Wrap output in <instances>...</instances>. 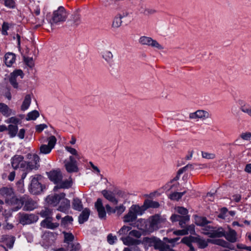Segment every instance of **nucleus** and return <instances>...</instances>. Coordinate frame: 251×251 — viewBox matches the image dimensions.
<instances>
[{
  "mask_svg": "<svg viewBox=\"0 0 251 251\" xmlns=\"http://www.w3.org/2000/svg\"><path fill=\"white\" fill-rule=\"evenodd\" d=\"M166 221V218L156 214L150 218L148 225L146 224V220L142 219H139L138 222L145 224V226L139 227V225H137V226L139 229L150 233L159 229Z\"/></svg>",
  "mask_w": 251,
  "mask_h": 251,
  "instance_id": "obj_1",
  "label": "nucleus"
},
{
  "mask_svg": "<svg viewBox=\"0 0 251 251\" xmlns=\"http://www.w3.org/2000/svg\"><path fill=\"white\" fill-rule=\"evenodd\" d=\"M69 13L63 6H59L56 10H54L49 22L51 29L53 27L65 22L68 18Z\"/></svg>",
  "mask_w": 251,
  "mask_h": 251,
  "instance_id": "obj_2",
  "label": "nucleus"
},
{
  "mask_svg": "<svg viewBox=\"0 0 251 251\" xmlns=\"http://www.w3.org/2000/svg\"><path fill=\"white\" fill-rule=\"evenodd\" d=\"M40 214L42 217L46 218L41 223L42 226L51 229H54L58 227L59 225L58 223H52L51 221L52 212L50 209L45 208L40 212Z\"/></svg>",
  "mask_w": 251,
  "mask_h": 251,
  "instance_id": "obj_3",
  "label": "nucleus"
},
{
  "mask_svg": "<svg viewBox=\"0 0 251 251\" xmlns=\"http://www.w3.org/2000/svg\"><path fill=\"white\" fill-rule=\"evenodd\" d=\"M144 213V208L138 205H132L129 209L128 213L123 217L125 223H130L135 221L137 215H141Z\"/></svg>",
  "mask_w": 251,
  "mask_h": 251,
  "instance_id": "obj_4",
  "label": "nucleus"
},
{
  "mask_svg": "<svg viewBox=\"0 0 251 251\" xmlns=\"http://www.w3.org/2000/svg\"><path fill=\"white\" fill-rule=\"evenodd\" d=\"M30 159H31L30 161H25V171H24L22 175V179H24L26 176L27 174L29 171L32 170H36L39 167V161L40 158L37 154H33L30 155Z\"/></svg>",
  "mask_w": 251,
  "mask_h": 251,
  "instance_id": "obj_5",
  "label": "nucleus"
},
{
  "mask_svg": "<svg viewBox=\"0 0 251 251\" xmlns=\"http://www.w3.org/2000/svg\"><path fill=\"white\" fill-rule=\"evenodd\" d=\"M138 41L139 44L142 45L150 46L158 50H162L164 49L162 45L150 37L141 36L139 38Z\"/></svg>",
  "mask_w": 251,
  "mask_h": 251,
  "instance_id": "obj_6",
  "label": "nucleus"
},
{
  "mask_svg": "<svg viewBox=\"0 0 251 251\" xmlns=\"http://www.w3.org/2000/svg\"><path fill=\"white\" fill-rule=\"evenodd\" d=\"M18 216L19 223L23 225L34 223L38 220V217L33 214L19 213Z\"/></svg>",
  "mask_w": 251,
  "mask_h": 251,
  "instance_id": "obj_7",
  "label": "nucleus"
},
{
  "mask_svg": "<svg viewBox=\"0 0 251 251\" xmlns=\"http://www.w3.org/2000/svg\"><path fill=\"white\" fill-rule=\"evenodd\" d=\"M40 176L35 175L31 177V183L29 187L30 192L34 195L40 193L42 191V187L39 182Z\"/></svg>",
  "mask_w": 251,
  "mask_h": 251,
  "instance_id": "obj_8",
  "label": "nucleus"
},
{
  "mask_svg": "<svg viewBox=\"0 0 251 251\" xmlns=\"http://www.w3.org/2000/svg\"><path fill=\"white\" fill-rule=\"evenodd\" d=\"M25 130L24 128H21L18 132V127L17 125H8V134L10 138H14L17 136L20 139H23L25 137Z\"/></svg>",
  "mask_w": 251,
  "mask_h": 251,
  "instance_id": "obj_9",
  "label": "nucleus"
},
{
  "mask_svg": "<svg viewBox=\"0 0 251 251\" xmlns=\"http://www.w3.org/2000/svg\"><path fill=\"white\" fill-rule=\"evenodd\" d=\"M56 138L51 135L48 138V145H42L40 148V153L42 154H48L51 152L56 143Z\"/></svg>",
  "mask_w": 251,
  "mask_h": 251,
  "instance_id": "obj_10",
  "label": "nucleus"
},
{
  "mask_svg": "<svg viewBox=\"0 0 251 251\" xmlns=\"http://www.w3.org/2000/svg\"><path fill=\"white\" fill-rule=\"evenodd\" d=\"M25 161L24 160V157L22 155H16L11 159V164L15 169L21 168L22 171H25V165L26 164Z\"/></svg>",
  "mask_w": 251,
  "mask_h": 251,
  "instance_id": "obj_11",
  "label": "nucleus"
},
{
  "mask_svg": "<svg viewBox=\"0 0 251 251\" xmlns=\"http://www.w3.org/2000/svg\"><path fill=\"white\" fill-rule=\"evenodd\" d=\"M64 163L65 168L68 172H76L78 171L76 161L73 156H70L69 160H65L64 161Z\"/></svg>",
  "mask_w": 251,
  "mask_h": 251,
  "instance_id": "obj_12",
  "label": "nucleus"
},
{
  "mask_svg": "<svg viewBox=\"0 0 251 251\" xmlns=\"http://www.w3.org/2000/svg\"><path fill=\"white\" fill-rule=\"evenodd\" d=\"M65 196V194L63 193L60 194L49 195L46 198V201L49 205L54 206L57 205L61 201L62 198H63Z\"/></svg>",
  "mask_w": 251,
  "mask_h": 251,
  "instance_id": "obj_13",
  "label": "nucleus"
},
{
  "mask_svg": "<svg viewBox=\"0 0 251 251\" xmlns=\"http://www.w3.org/2000/svg\"><path fill=\"white\" fill-rule=\"evenodd\" d=\"M24 208L25 211H31L37 207L36 202L27 195L23 196Z\"/></svg>",
  "mask_w": 251,
  "mask_h": 251,
  "instance_id": "obj_14",
  "label": "nucleus"
},
{
  "mask_svg": "<svg viewBox=\"0 0 251 251\" xmlns=\"http://www.w3.org/2000/svg\"><path fill=\"white\" fill-rule=\"evenodd\" d=\"M95 206L98 213L99 217L101 219H105L106 216V213L105 207L103 206L102 200L100 199H98L95 202Z\"/></svg>",
  "mask_w": 251,
  "mask_h": 251,
  "instance_id": "obj_15",
  "label": "nucleus"
},
{
  "mask_svg": "<svg viewBox=\"0 0 251 251\" xmlns=\"http://www.w3.org/2000/svg\"><path fill=\"white\" fill-rule=\"evenodd\" d=\"M50 179L54 183L58 184L62 180L63 176L60 171L53 170L48 173Z\"/></svg>",
  "mask_w": 251,
  "mask_h": 251,
  "instance_id": "obj_16",
  "label": "nucleus"
},
{
  "mask_svg": "<svg viewBox=\"0 0 251 251\" xmlns=\"http://www.w3.org/2000/svg\"><path fill=\"white\" fill-rule=\"evenodd\" d=\"M10 201L13 206L12 209L14 211L19 210L24 205L23 196L20 198L14 197Z\"/></svg>",
  "mask_w": 251,
  "mask_h": 251,
  "instance_id": "obj_17",
  "label": "nucleus"
},
{
  "mask_svg": "<svg viewBox=\"0 0 251 251\" xmlns=\"http://www.w3.org/2000/svg\"><path fill=\"white\" fill-rule=\"evenodd\" d=\"M0 195L5 198V201L8 202L14 197V192L11 188L3 187L0 189Z\"/></svg>",
  "mask_w": 251,
  "mask_h": 251,
  "instance_id": "obj_18",
  "label": "nucleus"
},
{
  "mask_svg": "<svg viewBox=\"0 0 251 251\" xmlns=\"http://www.w3.org/2000/svg\"><path fill=\"white\" fill-rule=\"evenodd\" d=\"M15 241V238L14 236L7 234L3 235L0 239V242L9 249L13 248Z\"/></svg>",
  "mask_w": 251,
  "mask_h": 251,
  "instance_id": "obj_19",
  "label": "nucleus"
},
{
  "mask_svg": "<svg viewBox=\"0 0 251 251\" xmlns=\"http://www.w3.org/2000/svg\"><path fill=\"white\" fill-rule=\"evenodd\" d=\"M225 238L230 243H235L237 241V235L236 232L231 228L226 232L224 236Z\"/></svg>",
  "mask_w": 251,
  "mask_h": 251,
  "instance_id": "obj_20",
  "label": "nucleus"
},
{
  "mask_svg": "<svg viewBox=\"0 0 251 251\" xmlns=\"http://www.w3.org/2000/svg\"><path fill=\"white\" fill-rule=\"evenodd\" d=\"M121 240L123 241L124 245L128 246L138 245L140 243V241L138 240L132 238L129 235L125 237H122Z\"/></svg>",
  "mask_w": 251,
  "mask_h": 251,
  "instance_id": "obj_21",
  "label": "nucleus"
},
{
  "mask_svg": "<svg viewBox=\"0 0 251 251\" xmlns=\"http://www.w3.org/2000/svg\"><path fill=\"white\" fill-rule=\"evenodd\" d=\"M211 241L212 243L215 245H218L223 248H227L231 250H233L234 249L233 246H232L230 243L223 239H216L212 240Z\"/></svg>",
  "mask_w": 251,
  "mask_h": 251,
  "instance_id": "obj_22",
  "label": "nucleus"
},
{
  "mask_svg": "<svg viewBox=\"0 0 251 251\" xmlns=\"http://www.w3.org/2000/svg\"><path fill=\"white\" fill-rule=\"evenodd\" d=\"M16 56L12 52H7L4 55V61L7 67H11L15 62Z\"/></svg>",
  "mask_w": 251,
  "mask_h": 251,
  "instance_id": "obj_23",
  "label": "nucleus"
},
{
  "mask_svg": "<svg viewBox=\"0 0 251 251\" xmlns=\"http://www.w3.org/2000/svg\"><path fill=\"white\" fill-rule=\"evenodd\" d=\"M101 193L106 199L112 202L113 204H117L118 203V200L111 192L104 190L102 191Z\"/></svg>",
  "mask_w": 251,
  "mask_h": 251,
  "instance_id": "obj_24",
  "label": "nucleus"
},
{
  "mask_svg": "<svg viewBox=\"0 0 251 251\" xmlns=\"http://www.w3.org/2000/svg\"><path fill=\"white\" fill-rule=\"evenodd\" d=\"M204 234L209 235L211 237H224L226 232L223 228H218L217 230H214L212 232L203 231Z\"/></svg>",
  "mask_w": 251,
  "mask_h": 251,
  "instance_id": "obj_25",
  "label": "nucleus"
},
{
  "mask_svg": "<svg viewBox=\"0 0 251 251\" xmlns=\"http://www.w3.org/2000/svg\"><path fill=\"white\" fill-rule=\"evenodd\" d=\"M0 112L6 117L15 114L12 109H10L7 105L2 103H0Z\"/></svg>",
  "mask_w": 251,
  "mask_h": 251,
  "instance_id": "obj_26",
  "label": "nucleus"
},
{
  "mask_svg": "<svg viewBox=\"0 0 251 251\" xmlns=\"http://www.w3.org/2000/svg\"><path fill=\"white\" fill-rule=\"evenodd\" d=\"M100 54L102 58L107 63H110L112 62L113 55L112 52L107 49L102 50Z\"/></svg>",
  "mask_w": 251,
  "mask_h": 251,
  "instance_id": "obj_27",
  "label": "nucleus"
},
{
  "mask_svg": "<svg viewBox=\"0 0 251 251\" xmlns=\"http://www.w3.org/2000/svg\"><path fill=\"white\" fill-rule=\"evenodd\" d=\"M61 201V204L59 206L58 210L63 212H66L70 207V201L65 197L62 198Z\"/></svg>",
  "mask_w": 251,
  "mask_h": 251,
  "instance_id": "obj_28",
  "label": "nucleus"
},
{
  "mask_svg": "<svg viewBox=\"0 0 251 251\" xmlns=\"http://www.w3.org/2000/svg\"><path fill=\"white\" fill-rule=\"evenodd\" d=\"M159 206L158 202L150 200H145L143 206H140L144 208V212L148 208H157Z\"/></svg>",
  "mask_w": 251,
  "mask_h": 251,
  "instance_id": "obj_29",
  "label": "nucleus"
},
{
  "mask_svg": "<svg viewBox=\"0 0 251 251\" xmlns=\"http://www.w3.org/2000/svg\"><path fill=\"white\" fill-rule=\"evenodd\" d=\"M73 182L71 178L64 181L61 180L54 189L57 188L68 189L71 187Z\"/></svg>",
  "mask_w": 251,
  "mask_h": 251,
  "instance_id": "obj_30",
  "label": "nucleus"
},
{
  "mask_svg": "<svg viewBox=\"0 0 251 251\" xmlns=\"http://www.w3.org/2000/svg\"><path fill=\"white\" fill-rule=\"evenodd\" d=\"M90 215V210L88 208H85L78 217V221L80 224H83L87 221Z\"/></svg>",
  "mask_w": 251,
  "mask_h": 251,
  "instance_id": "obj_31",
  "label": "nucleus"
},
{
  "mask_svg": "<svg viewBox=\"0 0 251 251\" xmlns=\"http://www.w3.org/2000/svg\"><path fill=\"white\" fill-rule=\"evenodd\" d=\"M194 238L195 237L191 236L185 237L181 240V242L187 245L190 248V251H195L194 248L192 246V243L194 242Z\"/></svg>",
  "mask_w": 251,
  "mask_h": 251,
  "instance_id": "obj_32",
  "label": "nucleus"
},
{
  "mask_svg": "<svg viewBox=\"0 0 251 251\" xmlns=\"http://www.w3.org/2000/svg\"><path fill=\"white\" fill-rule=\"evenodd\" d=\"M31 100V95L29 94L26 95L21 105V109L22 111H25L28 109L30 105Z\"/></svg>",
  "mask_w": 251,
  "mask_h": 251,
  "instance_id": "obj_33",
  "label": "nucleus"
},
{
  "mask_svg": "<svg viewBox=\"0 0 251 251\" xmlns=\"http://www.w3.org/2000/svg\"><path fill=\"white\" fill-rule=\"evenodd\" d=\"M194 242L198 244L199 247L201 249L206 248L208 245V240L200 238L199 236L195 237L194 238Z\"/></svg>",
  "mask_w": 251,
  "mask_h": 251,
  "instance_id": "obj_34",
  "label": "nucleus"
},
{
  "mask_svg": "<svg viewBox=\"0 0 251 251\" xmlns=\"http://www.w3.org/2000/svg\"><path fill=\"white\" fill-rule=\"evenodd\" d=\"M240 110L244 114H247L251 118V106L248 104L245 103L240 107Z\"/></svg>",
  "mask_w": 251,
  "mask_h": 251,
  "instance_id": "obj_35",
  "label": "nucleus"
},
{
  "mask_svg": "<svg viewBox=\"0 0 251 251\" xmlns=\"http://www.w3.org/2000/svg\"><path fill=\"white\" fill-rule=\"evenodd\" d=\"M73 208L79 211L83 208V205L81 201L78 198H74L73 202Z\"/></svg>",
  "mask_w": 251,
  "mask_h": 251,
  "instance_id": "obj_36",
  "label": "nucleus"
},
{
  "mask_svg": "<svg viewBox=\"0 0 251 251\" xmlns=\"http://www.w3.org/2000/svg\"><path fill=\"white\" fill-rule=\"evenodd\" d=\"M197 112L198 113V117L201 120L203 121L210 117V114L206 111L203 110H197Z\"/></svg>",
  "mask_w": 251,
  "mask_h": 251,
  "instance_id": "obj_37",
  "label": "nucleus"
},
{
  "mask_svg": "<svg viewBox=\"0 0 251 251\" xmlns=\"http://www.w3.org/2000/svg\"><path fill=\"white\" fill-rule=\"evenodd\" d=\"M131 229V226L124 225L120 228V229L118 232V233L119 234V235L122 236V237H125L126 235L129 233Z\"/></svg>",
  "mask_w": 251,
  "mask_h": 251,
  "instance_id": "obj_38",
  "label": "nucleus"
},
{
  "mask_svg": "<svg viewBox=\"0 0 251 251\" xmlns=\"http://www.w3.org/2000/svg\"><path fill=\"white\" fill-rule=\"evenodd\" d=\"M186 191L183 192H174L171 194L169 197L173 201H178L181 198L183 195L186 193Z\"/></svg>",
  "mask_w": 251,
  "mask_h": 251,
  "instance_id": "obj_39",
  "label": "nucleus"
},
{
  "mask_svg": "<svg viewBox=\"0 0 251 251\" xmlns=\"http://www.w3.org/2000/svg\"><path fill=\"white\" fill-rule=\"evenodd\" d=\"M39 116V113L37 110H33L28 113L26 120L27 121L35 120Z\"/></svg>",
  "mask_w": 251,
  "mask_h": 251,
  "instance_id": "obj_40",
  "label": "nucleus"
},
{
  "mask_svg": "<svg viewBox=\"0 0 251 251\" xmlns=\"http://www.w3.org/2000/svg\"><path fill=\"white\" fill-rule=\"evenodd\" d=\"M151 240L152 243L153 244V246L154 248L160 251L164 242L156 238H152L151 239Z\"/></svg>",
  "mask_w": 251,
  "mask_h": 251,
  "instance_id": "obj_41",
  "label": "nucleus"
},
{
  "mask_svg": "<svg viewBox=\"0 0 251 251\" xmlns=\"http://www.w3.org/2000/svg\"><path fill=\"white\" fill-rule=\"evenodd\" d=\"M71 22L75 25H77L80 23V17L76 13H74L72 16Z\"/></svg>",
  "mask_w": 251,
  "mask_h": 251,
  "instance_id": "obj_42",
  "label": "nucleus"
},
{
  "mask_svg": "<svg viewBox=\"0 0 251 251\" xmlns=\"http://www.w3.org/2000/svg\"><path fill=\"white\" fill-rule=\"evenodd\" d=\"M7 124H11L12 125H17L21 123V120L16 117H12L5 121Z\"/></svg>",
  "mask_w": 251,
  "mask_h": 251,
  "instance_id": "obj_43",
  "label": "nucleus"
},
{
  "mask_svg": "<svg viewBox=\"0 0 251 251\" xmlns=\"http://www.w3.org/2000/svg\"><path fill=\"white\" fill-rule=\"evenodd\" d=\"M64 235V242L68 244H70V242L73 241L74 239V235L71 233H68L66 232H63Z\"/></svg>",
  "mask_w": 251,
  "mask_h": 251,
  "instance_id": "obj_44",
  "label": "nucleus"
},
{
  "mask_svg": "<svg viewBox=\"0 0 251 251\" xmlns=\"http://www.w3.org/2000/svg\"><path fill=\"white\" fill-rule=\"evenodd\" d=\"M69 251H78L80 249V245L78 243L69 244L67 246Z\"/></svg>",
  "mask_w": 251,
  "mask_h": 251,
  "instance_id": "obj_45",
  "label": "nucleus"
},
{
  "mask_svg": "<svg viewBox=\"0 0 251 251\" xmlns=\"http://www.w3.org/2000/svg\"><path fill=\"white\" fill-rule=\"evenodd\" d=\"M122 23V17L117 16L116 17L113 22L112 26L114 28H118L120 27Z\"/></svg>",
  "mask_w": 251,
  "mask_h": 251,
  "instance_id": "obj_46",
  "label": "nucleus"
},
{
  "mask_svg": "<svg viewBox=\"0 0 251 251\" xmlns=\"http://www.w3.org/2000/svg\"><path fill=\"white\" fill-rule=\"evenodd\" d=\"M73 221V219L71 216H66L61 220V226H66L69 224H71Z\"/></svg>",
  "mask_w": 251,
  "mask_h": 251,
  "instance_id": "obj_47",
  "label": "nucleus"
},
{
  "mask_svg": "<svg viewBox=\"0 0 251 251\" xmlns=\"http://www.w3.org/2000/svg\"><path fill=\"white\" fill-rule=\"evenodd\" d=\"M189 216H181V219L179 220V225L181 227L185 226V224L186 222L189 221Z\"/></svg>",
  "mask_w": 251,
  "mask_h": 251,
  "instance_id": "obj_48",
  "label": "nucleus"
},
{
  "mask_svg": "<svg viewBox=\"0 0 251 251\" xmlns=\"http://www.w3.org/2000/svg\"><path fill=\"white\" fill-rule=\"evenodd\" d=\"M115 208V213H116L117 216L121 215L126 210V207L123 204L116 206Z\"/></svg>",
  "mask_w": 251,
  "mask_h": 251,
  "instance_id": "obj_49",
  "label": "nucleus"
},
{
  "mask_svg": "<svg viewBox=\"0 0 251 251\" xmlns=\"http://www.w3.org/2000/svg\"><path fill=\"white\" fill-rule=\"evenodd\" d=\"M65 149L72 154L75 155L77 159H79L80 158L79 155L78 154L77 151L75 149L70 147L66 146L65 147Z\"/></svg>",
  "mask_w": 251,
  "mask_h": 251,
  "instance_id": "obj_50",
  "label": "nucleus"
},
{
  "mask_svg": "<svg viewBox=\"0 0 251 251\" xmlns=\"http://www.w3.org/2000/svg\"><path fill=\"white\" fill-rule=\"evenodd\" d=\"M176 211L179 214L182 215V216L188 215V210L186 208L183 207H177L176 208Z\"/></svg>",
  "mask_w": 251,
  "mask_h": 251,
  "instance_id": "obj_51",
  "label": "nucleus"
},
{
  "mask_svg": "<svg viewBox=\"0 0 251 251\" xmlns=\"http://www.w3.org/2000/svg\"><path fill=\"white\" fill-rule=\"evenodd\" d=\"M201 155L203 158L208 159H212L215 158V154L212 153H208L207 152H202Z\"/></svg>",
  "mask_w": 251,
  "mask_h": 251,
  "instance_id": "obj_52",
  "label": "nucleus"
},
{
  "mask_svg": "<svg viewBox=\"0 0 251 251\" xmlns=\"http://www.w3.org/2000/svg\"><path fill=\"white\" fill-rule=\"evenodd\" d=\"M24 61L25 63L30 68H32L34 66V62L32 57H25Z\"/></svg>",
  "mask_w": 251,
  "mask_h": 251,
  "instance_id": "obj_53",
  "label": "nucleus"
},
{
  "mask_svg": "<svg viewBox=\"0 0 251 251\" xmlns=\"http://www.w3.org/2000/svg\"><path fill=\"white\" fill-rule=\"evenodd\" d=\"M128 234L131 237L133 236L137 238H139L141 236V232L137 230H130Z\"/></svg>",
  "mask_w": 251,
  "mask_h": 251,
  "instance_id": "obj_54",
  "label": "nucleus"
},
{
  "mask_svg": "<svg viewBox=\"0 0 251 251\" xmlns=\"http://www.w3.org/2000/svg\"><path fill=\"white\" fill-rule=\"evenodd\" d=\"M196 223L198 225L204 226L207 224V221L204 218L199 217L196 219Z\"/></svg>",
  "mask_w": 251,
  "mask_h": 251,
  "instance_id": "obj_55",
  "label": "nucleus"
},
{
  "mask_svg": "<svg viewBox=\"0 0 251 251\" xmlns=\"http://www.w3.org/2000/svg\"><path fill=\"white\" fill-rule=\"evenodd\" d=\"M4 5L10 8H13L15 7V2L14 0H5Z\"/></svg>",
  "mask_w": 251,
  "mask_h": 251,
  "instance_id": "obj_56",
  "label": "nucleus"
},
{
  "mask_svg": "<svg viewBox=\"0 0 251 251\" xmlns=\"http://www.w3.org/2000/svg\"><path fill=\"white\" fill-rule=\"evenodd\" d=\"M240 137L245 140H249L251 139V132H243L240 134Z\"/></svg>",
  "mask_w": 251,
  "mask_h": 251,
  "instance_id": "obj_57",
  "label": "nucleus"
},
{
  "mask_svg": "<svg viewBox=\"0 0 251 251\" xmlns=\"http://www.w3.org/2000/svg\"><path fill=\"white\" fill-rule=\"evenodd\" d=\"M10 82L11 84L15 88H17L18 87V84L17 82L16 77L14 76H13L11 75V76L9 79Z\"/></svg>",
  "mask_w": 251,
  "mask_h": 251,
  "instance_id": "obj_58",
  "label": "nucleus"
},
{
  "mask_svg": "<svg viewBox=\"0 0 251 251\" xmlns=\"http://www.w3.org/2000/svg\"><path fill=\"white\" fill-rule=\"evenodd\" d=\"M117 239L116 236H113L111 234H109L107 236V241L110 245H113L115 241Z\"/></svg>",
  "mask_w": 251,
  "mask_h": 251,
  "instance_id": "obj_59",
  "label": "nucleus"
},
{
  "mask_svg": "<svg viewBox=\"0 0 251 251\" xmlns=\"http://www.w3.org/2000/svg\"><path fill=\"white\" fill-rule=\"evenodd\" d=\"M47 127L48 126L46 124H40L35 126V129L36 132L40 133L45 128H47Z\"/></svg>",
  "mask_w": 251,
  "mask_h": 251,
  "instance_id": "obj_60",
  "label": "nucleus"
},
{
  "mask_svg": "<svg viewBox=\"0 0 251 251\" xmlns=\"http://www.w3.org/2000/svg\"><path fill=\"white\" fill-rule=\"evenodd\" d=\"M11 75L13 76H14L15 77H17L18 76L21 77V78H22L24 77V73L23 71L21 70H18L14 72H13Z\"/></svg>",
  "mask_w": 251,
  "mask_h": 251,
  "instance_id": "obj_61",
  "label": "nucleus"
},
{
  "mask_svg": "<svg viewBox=\"0 0 251 251\" xmlns=\"http://www.w3.org/2000/svg\"><path fill=\"white\" fill-rule=\"evenodd\" d=\"M44 22V18L43 16L40 18H37L36 19L35 24H36V25H35V27L37 28L38 27L41 26L43 25Z\"/></svg>",
  "mask_w": 251,
  "mask_h": 251,
  "instance_id": "obj_62",
  "label": "nucleus"
},
{
  "mask_svg": "<svg viewBox=\"0 0 251 251\" xmlns=\"http://www.w3.org/2000/svg\"><path fill=\"white\" fill-rule=\"evenodd\" d=\"M105 208L108 214L110 215L111 214L115 213V208L111 207L110 205H105Z\"/></svg>",
  "mask_w": 251,
  "mask_h": 251,
  "instance_id": "obj_63",
  "label": "nucleus"
},
{
  "mask_svg": "<svg viewBox=\"0 0 251 251\" xmlns=\"http://www.w3.org/2000/svg\"><path fill=\"white\" fill-rule=\"evenodd\" d=\"M160 251H174L170 246L165 243H163Z\"/></svg>",
  "mask_w": 251,
  "mask_h": 251,
  "instance_id": "obj_64",
  "label": "nucleus"
}]
</instances>
